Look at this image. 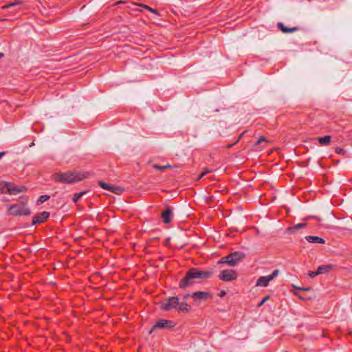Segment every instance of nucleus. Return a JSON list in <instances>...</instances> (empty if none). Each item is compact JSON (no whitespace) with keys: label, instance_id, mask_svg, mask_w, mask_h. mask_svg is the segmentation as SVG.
<instances>
[{"label":"nucleus","instance_id":"42","mask_svg":"<svg viewBox=\"0 0 352 352\" xmlns=\"http://www.w3.org/2000/svg\"><path fill=\"white\" fill-rule=\"evenodd\" d=\"M3 56H4V54H3V53H1V52H0V58H2V57H3Z\"/></svg>","mask_w":352,"mask_h":352},{"label":"nucleus","instance_id":"32","mask_svg":"<svg viewBox=\"0 0 352 352\" xmlns=\"http://www.w3.org/2000/svg\"><path fill=\"white\" fill-rule=\"evenodd\" d=\"M318 275H320V274H319V273H318V270H317L316 272H309V276L311 278H313L316 277V276H318Z\"/></svg>","mask_w":352,"mask_h":352},{"label":"nucleus","instance_id":"11","mask_svg":"<svg viewBox=\"0 0 352 352\" xmlns=\"http://www.w3.org/2000/svg\"><path fill=\"white\" fill-rule=\"evenodd\" d=\"M308 242L311 243H324L325 241L323 238L317 236H306L305 238Z\"/></svg>","mask_w":352,"mask_h":352},{"label":"nucleus","instance_id":"10","mask_svg":"<svg viewBox=\"0 0 352 352\" xmlns=\"http://www.w3.org/2000/svg\"><path fill=\"white\" fill-rule=\"evenodd\" d=\"M172 209L166 207V210L162 213V218L165 223H169L171 221Z\"/></svg>","mask_w":352,"mask_h":352},{"label":"nucleus","instance_id":"7","mask_svg":"<svg viewBox=\"0 0 352 352\" xmlns=\"http://www.w3.org/2000/svg\"><path fill=\"white\" fill-rule=\"evenodd\" d=\"M236 273L233 270H224L221 272L219 278L223 281H232L236 278Z\"/></svg>","mask_w":352,"mask_h":352},{"label":"nucleus","instance_id":"30","mask_svg":"<svg viewBox=\"0 0 352 352\" xmlns=\"http://www.w3.org/2000/svg\"><path fill=\"white\" fill-rule=\"evenodd\" d=\"M140 6L144 7L145 9L149 10L150 12H151L153 13L157 14V11L151 7H148L147 6H143V5H140Z\"/></svg>","mask_w":352,"mask_h":352},{"label":"nucleus","instance_id":"29","mask_svg":"<svg viewBox=\"0 0 352 352\" xmlns=\"http://www.w3.org/2000/svg\"><path fill=\"white\" fill-rule=\"evenodd\" d=\"M335 151L338 155H344L345 153V151L340 147L336 148Z\"/></svg>","mask_w":352,"mask_h":352},{"label":"nucleus","instance_id":"15","mask_svg":"<svg viewBox=\"0 0 352 352\" xmlns=\"http://www.w3.org/2000/svg\"><path fill=\"white\" fill-rule=\"evenodd\" d=\"M331 135H325L318 138V142L321 146H328L331 143Z\"/></svg>","mask_w":352,"mask_h":352},{"label":"nucleus","instance_id":"23","mask_svg":"<svg viewBox=\"0 0 352 352\" xmlns=\"http://www.w3.org/2000/svg\"><path fill=\"white\" fill-rule=\"evenodd\" d=\"M123 188L121 187H116L112 186V189L110 190L117 195H120L123 192Z\"/></svg>","mask_w":352,"mask_h":352},{"label":"nucleus","instance_id":"41","mask_svg":"<svg viewBox=\"0 0 352 352\" xmlns=\"http://www.w3.org/2000/svg\"><path fill=\"white\" fill-rule=\"evenodd\" d=\"M169 241H170V239H169V238H167V239H166V243H165V244H166V245H168V244Z\"/></svg>","mask_w":352,"mask_h":352},{"label":"nucleus","instance_id":"17","mask_svg":"<svg viewBox=\"0 0 352 352\" xmlns=\"http://www.w3.org/2000/svg\"><path fill=\"white\" fill-rule=\"evenodd\" d=\"M180 311H187L190 309V306L186 302L179 303L177 305Z\"/></svg>","mask_w":352,"mask_h":352},{"label":"nucleus","instance_id":"12","mask_svg":"<svg viewBox=\"0 0 352 352\" xmlns=\"http://www.w3.org/2000/svg\"><path fill=\"white\" fill-rule=\"evenodd\" d=\"M271 281V279L268 276H261L256 281V285L261 287H267L269 285V283Z\"/></svg>","mask_w":352,"mask_h":352},{"label":"nucleus","instance_id":"9","mask_svg":"<svg viewBox=\"0 0 352 352\" xmlns=\"http://www.w3.org/2000/svg\"><path fill=\"white\" fill-rule=\"evenodd\" d=\"M50 217V212L44 211L36 214L32 219V225L41 224Z\"/></svg>","mask_w":352,"mask_h":352},{"label":"nucleus","instance_id":"14","mask_svg":"<svg viewBox=\"0 0 352 352\" xmlns=\"http://www.w3.org/2000/svg\"><path fill=\"white\" fill-rule=\"evenodd\" d=\"M333 268V265L331 264L320 265L317 270L320 274H323L330 272Z\"/></svg>","mask_w":352,"mask_h":352},{"label":"nucleus","instance_id":"21","mask_svg":"<svg viewBox=\"0 0 352 352\" xmlns=\"http://www.w3.org/2000/svg\"><path fill=\"white\" fill-rule=\"evenodd\" d=\"M208 298H212V295L210 293L205 292H199V300L206 299Z\"/></svg>","mask_w":352,"mask_h":352},{"label":"nucleus","instance_id":"39","mask_svg":"<svg viewBox=\"0 0 352 352\" xmlns=\"http://www.w3.org/2000/svg\"><path fill=\"white\" fill-rule=\"evenodd\" d=\"M6 154L5 152H1L0 153V159Z\"/></svg>","mask_w":352,"mask_h":352},{"label":"nucleus","instance_id":"22","mask_svg":"<svg viewBox=\"0 0 352 352\" xmlns=\"http://www.w3.org/2000/svg\"><path fill=\"white\" fill-rule=\"evenodd\" d=\"M50 196L49 195H41L39 197L38 201H37V204H41L43 203H44L45 201H46L47 200H48L50 199Z\"/></svg>","mask_w":352,"mask_h":352},{"label":"nucleus","instance_id":"28","mask_svg":"<svg viewBox=\"0 0 352 352\" xmlns=\"http://www.w3.org/2000/svg\"><path fill=\"white\" fill-rule=\"evenodd\" d=\"M279 274L278 270H275L271 274L268 275L269 278L272 280L275 277H276Z\"/></svg>","mask_w":352,"mask_h":352},{"label":"nucleus","instance_id":"8","mask_svg":"<svg viewBox=\"0 0 352 352\" xmlns=\"http://www.w3.org/2000/svg\"><path fill=\"white\" fill-rule=\"evenodd\" d=\"M27 190L25 186H16L12 183H8L7 185V192L10 195H17L21 192H24Z\"/></svg>","mask_w":352,"mask_h":352},{"label":"nucleus","instance_id":"36","mask_svg":"<svg viewBox=\"0 0 352 352\" xmlns=\"http://www.w3.org/2000/svg\"><path fill=\"white\" fill-rule=\"evenodd\" d=\"M297 289L299 290H303V291H309L310 290V288H309V287H307V288L297 287Z\"/></svg>","mask_w":352,"mask_h":352},{"label":"nucleus","instance_id":"2","mask_svg":"<svg viewBox=\"0 0 352 352\" xmlns=\"http://www.w3.org/2000/svg\"><path fill=\"white\" fill-rule=\"evenodd\" d=\"M198 279V269L191 268L185 274L184 277L179 281V287L186 289L194 285Z\"/></svg>","mask_w":352,"mask_h":352},{"label":"nucleus","instance_id":"31","mask_svg":"<svg viewBox=\"0 0 352 352\" xmlns=\"http://www.w3.org/2000/svg\"><path fill=\"white\" fill-rule=\"evenodd\" d=\"M266 141V139L265 138H264L263 136H261L260 137L258 140L256 141V142L255 143V145H258L259 144H261L262 142H265Z\"/></svg>","mask_w":352,"mask_h":352},{"label":"nucleus","instance_id":"20","mask_svg":"<svg viewBox=\"0 0 352 352\" xmlns=\"http://www.w3.org/2000/svg\"><path fill=\"white\" fill-rule=\"evenodd\" d=\"M86 191H82L79 193H75L73 197V201L76 203L83 195L86 194Z\"/></svg>","mask_w":352,"mask_h":352},{"label":"nucleus","instance_id":"40","mask_svg":"<svg viewBox=\"0 0 352 352\" xmlns=\"http://www.w3.org/2000/svg\"><path fill=\"white\" fill-rule=\"evenodd\" d=\"M189 296H190V294H186V295L184 296V298L185 299H187Z\"/></svg>","mask_w":352,"mask_h":352},{"label":"nucleus","instance_id":"24","mask_svg":"<svg viewBox=\"0 0 352 352\" xmlns=\"http://www.w3.org/2000/svg\"><path fill=\"white\" fill-rule=\"evenodd\" d=\"M7 185H8V182L0 183V192H1V193L7 192Z\"/></svg>","mask_w":352,"mask_h":352},{"label":"nucleus","instance_id":"13","mask_svg":"<svg viewBox=\"0 0 352 352\" xmlns=\"http://www.w3.org/2000/svg\"><path fill=\"white\" fill-rule=\"evenodd\" d=\"M277 26L280 29V30L285 34L292 33L298 30L297 27H294L292 28H287L283 23H278Z\"/></svg>","mask_w":352,"mask_h":352},{"label":"nucleus","instance_id":"6","mask_svg":"<svg viewBox=\"0 0 352 352\" xmlns=\"http://www.w3.org/2000/svg\"><path fill=\"white\" fill-rule=\"evenodd\" d=\"M175 325V322L168 320H160L152 327L149 333H151L156 329H171Z\"/></svg>","mask_w":352,"mask_h":352},{"label":"nucleus","instance_id":"25","mask_svg":"<svg viewBox=\"0 0 352 352\" xmlns=\"http://www.w3.org/2000/svg\"><path fill=\"white\" fill-rule=\"evenodd\" d=\"M21 3H22L21 1H16L14 2H12V3H10L8 4V5H6L4 6H3L2 8L3 9H6V8H10L11 6H14L20 5Z\"/></svg>","mask_w":352,"mask_h":352},{"label":"nucleus","instance_id":"19","mask_svg":"<svg viewBox=\"0 0 352 352\" xmlns=\"http://www.w3.org/2000/svg\"><path fill=\"white\" fill-rule=\"evenodd\" d=\"M212 274L211 272L209 271H200L199 270V279L201 278H207L210 277Z\"/></svg>","mask_w":352,"mask_h":352},{"label":"nucleus","instance_id":"27","mask_svg":"<svg viewBox=\"0 0 352 352\" xmlns=\"http://www.w3.org/2000/svg\"><path fill=\"white\" fill-rule=\"evenodd\" d=\"M212 172V169L205 168L203 172L199 174V179H201L206 175Z\"/></svg>","mask_w":352,"mask_h":352},{"label":"nucleus","instance_id":"16","mask_svg":"<svg viewBox=\"0 0 352 352\" xmlns=\"http://www.w3.org/2000/svg\"><path fill=\"white\" fill-rule=\"evenodd\" d=\"M306 226H307V223H298V224L294 225V226L288 228V231L290 233H294L296 230L301 229V228H304Z\"/></svg>","mask_w":352,"mask_h":352},{"label":"nucleus","instance_id":"3","mask_svg":"<svg viewBox=\"0 0 352 352\" xmlns=\"http://www.w3.org/2000/svg\"><path fill=\"white\" fill-rule=\"evenodd\" d=\"M245 257V254L239 251L230 253L226 256L222 257L219 261L218 264H227L229 266H236Z\"/></svg>","mask_w":352,"mask_h":352},{"label":"nucleus","instance_id":"26","mask_svg":"<svg viewBox=\"0 0 352 352\" xmlns=\"http://www.w3.org/2000/svg\"><path fill=\"white\" fill-rule=\"evenodd\" d=\"M153 167H154L155 168H156V169H157V170H160V171H163V170H164L166 168H170V166H169V165H166V166H160V165H158V164H154V165H153Z\"/></svg>","mask_w":352,"mask_h":352},{"label":"nucleus","instance_id":"1","mask_svg":"<svg viewBox=\"0 0 352 352\" xmlns=\"http://www.w3.org/2000/svg\"><path fill=\"white\" fill-rule=\"evenodd\" d=\"M88 173H80L77 171H68L65 173H56L53 174V179L59 183L71 184L82 181L88 177Z\"/></svg>","mask_w":352,"mask_h":352},{"label":"nucleus","instance_id":"33","mask_svg":"<svg viewBox=\"0 0 352 352\" xmlns=\"http://www.w3.org/2000/svg\"><path fill=\"white\" fill-rule=\"evenodd\" d=\"M270 298V297L268 296H265V298H263L262 299V300L259 302V304L258 305V307H261L262 306L268 299Z\"/></svg>","mask_w":352,"mask_h":352},{"label":"nucleus","instance_id":"4","mask_svg":"<svg viewBox=\"0 0 352 352\" xmlns=\"http://www.w3.org/2000/svg\"><path fill=\"white\" fill-rule=\"evenodd\" d=\"M26 202H21L11 205L9 208L8 213L12 216H28L30 214V210L26 207Z\"/></svg>","mask_w":352,"mask_h":352},{"label":"nucleus","instance_id":"18","mask_svg":"<svg viewBox=\"0 0 352 352\" xmlns=\"http://www.w3.org/2000/svg\"><path fill=\"white\" fill-rule=\"evenodd\" d=\"M98 185L103 189L110 191L112 189V186L105 183L104 182L100 180Z\"/></svg>","mask_w":352,"mask_h":352},{"label":"nucleus","instance_id":"35","mask_svg":"<svg viewBox=\"0 0 352 352\" xmlns=\"http://www.w3.org/2000/svg\"><path fill=\"white\" fill-rule=\"evenodd\" d=\"M226 292L224 290H222L219 294V296L220 297H223L226 295Z\"/></svg>","mask_w":352,"mask_h":352},{"label":"nucleus","instance_id":"37","mask_svg":"<svg viewBox=\"0 0 352 352\" xmlns=\"http://www.w3.org/2000/svg\"><path fill=\"white\" fill-rule=\"evenodd\" d=\"M310 218H314V219H317L319 221H321V219L320 217H309L306 219H310Z\"/></svg>","mask_w":352,"mask_h":352},{"label":"nucleus","instance_id":"38","mask_svg":"<svg viewBox=\"0 0 352 352\" xmlns=\"http://www.w3.org/2000/svg\"><path fill=\"white\" fill-rule=\"evenodd\" d=\"M295 295H296V296H298V298H300L305 299V298H302L300 295H299L298 293H295Z\"/></svg>","mask_w":352,"mask_h":352},{"label":"nucleus","instance_id":"34","mask_svg":"<svg viewBox=\"0 0 352 352\" xmlns=\"http://www.w3.org/2000/svg\"><path fill=\"white\" fill-rule=\"evenodd\" d=\"M192 297L196 300L198 299V292H194L192 294Z\"/></svg>","mask_w":352,"mask_h":352},{"label":"nucleus","instance_id":"5","mask_svg":"<svg viewBox=\"0 0 352 352\" xmlns=\"http://www.w3.org/2000/svg\"><path fill=\"white\" fill-rule=\"evenodd\" d=\"M179 305V299L177 297L173 296L168 298L167 300H164L162 305L161 308L163 310L168 311L172 309L173 308H176Z\"/></svg>","mask_w":352,"mask_h":352}]
</instances>
